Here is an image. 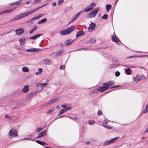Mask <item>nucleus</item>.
I'll list each match as a JSON object with an SVG mask.
<instances>
[{
  "instance_id": "1",
  "label": "nucleus",
  "mask_w": 148,
  "mask_h": 148,
  "mask_svg": "<svg viewBox=\"0 0 148 148\" xmlns=\"http://www.w3.org/2000/svg\"><path fill=\"white\" fill-rule=\"evenodd\" d=\"M45 5H42V6H41V7H39L37 8L36 9H34V10H32L29 12H25L23 13L18 14V15H17L16 16V17H15L13 18L12 19H10V20H9L8 22L9 23V22H12V21H14L15 20H18L19 19H21V18H22L23 17H25L27 16H28V15L33 13L34 12H35L37 10L39 9L40 8H42V7L44 6Z\"/></svg>"
},
{
  "instance_id": "2",
  "label": "nucleus",
  "mask_w": 148,
  "mask_h": 148,
  "mask_svg": "<svg viewBox=\"0 0 148 148\" xmlns=\"http://www.w3.org/2000/svg\"><path fill=\"white\" fill-rule=\"evenodd\" d=\"M74 28L75 26H72L65 30L60 31L59 32V33L61 36H64L69 34L73 31Z\"/></svg>"
},
{
  "instance_id": "3",
  "label": "nucleus",
  "mask_w": 148,
  "mask_h": 148,
  "mask_svg": "<svg viewBox=\"0 0 148 148\" xmlns=\"http://www.w3.org/2000/svg\"><path fill=\"white\" fill-rule=\"evenodd\" d=\"M143 75L137 74L133 77V79L134 82H138L141 80L143 77Z\"/></svg>"
},
{
  "instance_id": "4",
  "label": "nucleus",
  "mask_w": 148,
  "mask_h": 148,
  "mask_svg": "<svg viewBox=\"0 0 148 148\" xmlns=\"http://www.w3.org/2000/svg\"><path fill=\"white\" fill-rule=\"evenodd\" d=\"M47 84L46 83H37L36 84V86L37 89L40 88L39 89V91H38V92H41L43 89L44 88L47 86Z\"/></svg>"
},
{
  "instance_id": "5",
  "label": "nucleus",
  "mask_w": 148,
  "mask_h": 148,
  "mask_svg": "<svg viewBox=\"0 0 148 148\" xmlns=\"http://www.w3.org/2000/svg\"><path fill=\"white\" fill-rule=\"evenodd\" d=\"M99 8H96L95 9L92 11L89 14V17L91 18L95 17L97 14Z\"/></svg>"
},
{
  "instance_id": "6",
  "label": "nucleus",
  "mask_w": 148,
  "mask_h": 148,
  "mask_svg": "<svg viewBox=\"0 0 148 148\" xmlns=\"http://www.w3.org/2000/svg\"><path fill=\"white\" fill-rule=\"evenodd\" d=\"M91 24H90L88 27V31L89 32L93 31L96 27V24L95 23H92L91 21H90Z\"/></svg>"
},
{
  "instance_id": "7",
  "label": "nucleus",
  "mask_w": 148,
  "mask_h": 148,
  "mask_svg": "<svg viewBox=\"0 0 148 148\" xmlns=\"http://www.w3.org/2000/svg\"><path fill=\"white\" fill-rule=\"evenodd\" d=\"M24 32V29L22 28L18 29L15 31L16 34L18 35L22 34Z\"/></svg>"
},
{
  "instance_id": "8",
  "label": "nucleus",
  "mask_w": 148,
  "mask_h": 148,
  "mask_svg": "<svg viewBox=\"0 0 148 148\" xmlns=\"http://www.w3.org/2000/svg\"><path fill=\"white\" fill-rule=\"evenodd\" d=\"M29 90V86L27 85L24 86L22 90V91L24 93H26L28 92Z\"/></svg>"
},
{
  "instance_id": "9",
  "label": "nucleus",
  "mask_w": 148,
  "mask_h": 148,
  "mask_svg": "<svg viewBox=\"0 0 148 148\" xmlns=\"http://www.w3.org/2000/svg\"><path fill=\"white\" fill-rule=\"evenodd\" d=\"M9 135L10 136H17L18 135L17 132L15 130H11L9 133Z\"/></svg>"
},
{
  "instance_id": "10",
  "label": "nucleus",
  "mask_w": 148,
  "mask_h": 148,
  "mask_svg": "<svg viewBox=\"0 0 148 148\" xmlns=\"http://www.w3.org/2000/svg\"><path fill=\"white\" fill-rule=\"evenodd\" d=\"M84 13V12L83 10H82L81 11H80L78 13H77L76 14H75L73 16V18L76 20L77 19L79 16H80V15L82 13Z\"/></svg>"
},
{
  "instance_id": "11",
  "label": "nucleus",
  "mask_w": 148,
  "mask_h": 148,
  "mask_svg": "<svg viewBox=\"0 0 148 148\" xmlns=\"http://www.w3.org/2000/svg\"><path fill=\"white\" fill-rule=\"evenodd\" d=\"M75 40V39H72L71 38L69 39L66 40L64 43L66 45H68L71 44Z\"/></svg>"
},
{
  "instance_id": "12",
  "label": "nucleus",
  "mask_w": 148,
  "mask_h": 148,
  "mask_svg": "<svg viewBox=\"0 0 148 148\" xmlns=\"http://www.w3.org/2000/svg\"><path fill=\"white\" fill-rule=\"evenodd\" d=\"M108 87L105 84H104L103 86L99 88V90L100 92H102L106 90Z\"/></svg>"
},
{
  "instance_id": "13",
  "label": "nucleus",
  "mask_w": 148,
  "mask_h": 148,
  "mask_svg": "<svg viewBox=\"0 0 148 148\" xmlns=\"http://www.w3.org/2000/svg\"><path fill=\"white\" fill-rule=\"evenodd\" d=\"M47 133V131L44 130V131H43L42 132H41L40 133H39L38 134V135L37 137L40 138L46 134Z\"/></svg>"
},
{
  "instance_id": "14",
  "label": "nucleus",
  "mask_w": 148,
  "mask_h": 148,
  "mask_svg": "<svg viewBox=\"0 0 148 148\" xmlns=\"http://www.w3.org/2000/svg\"><path fill=\"white\" fill-rule=\"evenodd\" d=\"M93 7H91L90 6H88L86 7L84 10V12H87L90 11L93 9Z\"/></svg>"
},
{
  "instance_id": "15",
  "label": "nucleus",
  "mask_w": 148,
  "mask_h": 148,
  "mask_svg": "<svg viewBox=\"0 0 148 148\" xmlns=\"http://www.w3.org/2000/svg\"><path fill=\"white\" fill-rule=\"evenodd\" d=\"M84 32L83 31H81L77 32L76 35V37H79L81 36H84Z\"/></svg>"
},
{
  "instance_id": "16",
  "label": "nucleus",
  "mask_w": 148,
  "mask_h": 148,
  "mask_svg": "<svg viewBox=\"0 0 148 148\" xmlns=\"http://www.w3.org/2000/svg\"><path fill=\"white\" fill-rule=\"evenodd\" d=\"M40 49H39L32 48L26 50L27 51L33 52L34 51H38Z\"/></svg>"
},
{
  "instance_id": "17",
  "label": "nucleus",
  "mask_w": 148,
  "mask_h": 148,
  "mask_svg": "<svg viewBox=\"0 0 148 148\" xmlns=\"http://www.w3.org/2000/svg\"><path fill=\"white\" fill-rule=\"evenodd\" d=\"M105 84L107 86L108 88L110 87L111 86L114 84V82L113 81H110L109 82L105 83Z\"/></svg>"
},
{
  "instance_id": "18",
  "label": "nucleus",
  "mask_w": 148,
  "mask_h": 148,
  "mask_svg": "<svg viewBox=\"0 0 148 148\" xmlns=\"http://www.w3.org/2000/svg\"><path fill=\"white\" fill-rule=\"evenodd\" d=\"M131 69L130 68L126 69L125 71V73L127 75H130L131 74Z\"/></svg>"
},
{
  "instance_id": "19",
  "label": "nucleus",
  "mask_w": 148,
  "mask_h": 148,
  "mask_svg": "<svg viewBox=\"0 0 148 148\" xmlns=\"http://www.w3.org/2000/svg\"><path fill=\"white\" fill-rule=\"evenodd\" d=\"M58 101V99L57 98H54L51 100L49 103L48 104L49 105H51L53 103L56 102Z\"/></svg>"
},
{
  "instance_id": "20",
  "label": "nucleus",
  "mask_w": 148,
  "mask_h": 148,
  "mask_svg": "<svg viewBox=\"0 0 148 148\" xmlns=\"http://www.w3.org/2000/svg\"><path fill=\"white\" fill-rule=\"evenodd\" d=\"M25 39V38H23L19 40V41L21 46L23 45H24Z\"/></svg>"
},
{
  "instance_id": "21",
  "label": "nucleus",
  "mask_w": 148,
  "mask_h": 148,
  "mask_svg": "<svg viewBox=\"0 0 148 148\" xmlns=\"http://www.w3.org/2000/svg\"><path fill=\"white\" fill-rule=\"evenodd\" d=\"M111 7L112 5L110 4H108L106 5V10L107 12H109Z\"/></svg>"
},
{
  "instance_id": "22",
  "label": "nucleus",
  "mask_w": 148,
  "mask_h": 148,
  "mask_svg": "<svg viewBox=\"0 0 148 148\" xmlns=\"http://www.w3.org/2000/svg\"><path fill=\"white\" fill-rule=\"evenodd\" d=\"M47 19L46 18H45L41 20L38 22L39 24L47 22Z\"/></svg>"
},
{
  "instance_id": "23",
  "label": "nucleus",
  "mask_w": 148,
  "mask_h": 148,
  "mask_svg": "<svg viewBox=\"0 0 148 148\" xmlns=\"http://www.w3.org/2000/svg\"><path fill=\"white\" fill-rule=\"evenodd\" d=\"M63 52L64 51L63 50H60L56 53V55L58 56H59L63 54Z\"/></svg>"
},
{
  "instance_id": "24",
  "label": "nucleus",
  "mask_w": 148,
  "mask_h": 148,
  "mask_svg": "<svg viewBox=\"0 0 148 148\" xmlns=\"http://www.w3.org/2000/svg\"><path fill=\"white\" fill-rule=\"evenodd\" d=\"M107 124L106 121H104L103 122V124L104 125V126L107 128H108L109 129H111L112 128V127L109 126L106 124Z\"/></svg>"
},
{
  "instance_id": "25",
  "label": "nucleus",
  "mask_w": 148,
  "mask_h": 148,
  "mask_svg": "<svg viewBox=\"0 0 148 148\" xmlns=\"http://www.w3.org/2000/svg\"><path fill=\"white\" fill-rule=\"evenodd\" d=\"M22 71L24 72H28L29 71V69L28 67L25 66L22 69Z\"/></svg>"
},
{
  "instance_id": "26",
  "label": "nucleus",
  "mask_w": 148,
  "mask_h": 148,
  "mask_svg": "<svg viewBox=\"0 0 148 148\" xmlns=\"http://www.w3.org/2000/svg\"><path fill=\"white\" fill-rule=\"evenodd\" d=\"M42 62L44 64H46L50 62V60L48 59H45L42 60Z\"/></svg>"
},
{
  "instance_id": "27",
  "label": "nucleus",
  "mask_w": 148,
  "mask_h": 148,
  "mask_svg": "<svg viewBox=\"0 0 148 148\" xmlns=\"http://www.w3.org/2000/svg\"><path fill=\"white\" fill-rule=\"evenodd\" d=\"M36 142L41 145H47V144L44 142H42L39 140H37L36 141Z\"/></svg>"
},
{
  "instance_id": "28",
  "label": "nucleus",
  "mask_w": 148,
  "mask_h": 148,
  "mask_svg": "<svg viewBox=\"0 0 148 148\" xmlns=\"http://www.w3.org/2000/svg\"><path fill=\"white\" fill-rule=\"evenodd\" d=\"M148 112V103H147L145 107V108L143 112V113H145Z\"/></svg>"
},
{
  "instance_id": "29",
  "label": "nucleus",
  "mask_w": 148,
  "mask_h": 148,
  "mask_svg": "<svg viewBox=\"0 0 148 148\" xmlns=\"http://www.w3.org/2000/svg\"><path fill=\"white\" fill-rule=\"evenodd\" d=\"M42 69L41 68H39L38 69L37 72L36 73V75H37L38 74H40L42 72Z\"/></svg>"
},
{
  "instance_id": "30",
  "label": "nucleus",
  "mask_w": 148,
  "mask_h": 148,
  "mask_svg": "<svg viewBox=\"0 0 148 148\" xmlns=\"http://www.w3.org/2000/svg\"><path fill=\"white\" fill-rule=\"evenodd\" d=\"M112 38L113 41L116 43H118L119 42H120L118 38Z\"/></svg>"
},
{
  "instance_id": "31",
  "label": "nucleus",
  "mask_w": 148,
  "mask_h": 148,
  "mask_svg": "<svg viewBox=\"0 0 148 148\" xmlns=\"http://www.w3.org/2000/svg\"><path fill=\"white\" fill-rule=\"evenodd\" d=\"M55 110V108H51V109L48 110L47 112V113L48 114H50L52 112H53Z\"/></svg>"
},
{
  "instance_id": "32",
  "label": "nucleus",
  "mask_w": 148,
  "mask_h": 148,
  "mask_svg": "<svg viewBox=\"0 0 148 148\" xmlns=\"http://www.w3.org/2000/svg\"><path fill=\"white\" fill-rule=\"evenodd\" d=\"M143 56H130L128 58H140V57H142Z\"/></svg>"
},
{
  "instance_id": "33",
  "label": "nucleus",
  "mask_w": 148,
  "mask_h": 148,
  "mask_svg": "<svg viewBox=\"0 0 148 148\" xmlns=\"http://www.w3.org/2000/svg\"><path fill=\"white\" fill-rule=\"evenodd\" d=\"M110 143H111V142L110 141V140H107L105 141L104 143V145H107L110 144Z\"/></svg>"
},
{
  "instance_id": "34",
  "label": "nucleus",
  "mask_w": 148,
  "mask_h": 148,
  "mask_svg": "<svg viewBox=\"0 0 148 148\" xmlns=\"http://www.w3.org/2000/svg\"><path fill=\"white\" fill-rule=\"evenodd\" d=\"M119 138V137H116L115 138H113L111 140H110V141L111 142V143H112L115 141L117 139H118Z\"/></svg>"
},
{
  "instance_id": "35",
  "label": "nucleus",
  "mask_w": 148,
  "mask_h": 148,
  "mask_svg": "<svg viewBox=\"0 0 148 148\" xmlns=\"http://www.w3.org/2000/svg\"><path fill=\"white\" fill-rule=\"evenodd\" d=\"M108 17V16L107 14H104L101 17V18L103 19H106Z\"/></svg>"
},
{
  "instance_id": "36",
  "label": "nucleus",
  "mask_w": 148,
  "mask_h": 148,
  "mask_svg": "<svg viewBox=\"0 0 148 148\" xmlns=\"http://www.w3.org/2000/svg\"><path fill=\"white\" fill-rule=\"evenodd\" d=\"M66 112V111L65 109H62L61 110H60V111L59 112V114L60 115L62 114V113H64V112Z\"/></svg>"
},
{
  "instance_id": "37",
  "label": "nucleus",
  "mask_w": 148,
  "mask_h": 148,
  "mask_svg": "<svg viewBox=\"0 0 148 148\" xmlns=\"http://www.w3.org/2000/svg\"><path fill=\"white\" fill-rule=\"evenodd\" d=\"M12 10H5V11H4L2 12L1 13H0V14H3L4 13H9V12H12Z\"/></svg>"
},
{
  "instance_id": "38",
  "label": "nucleus",
  "mask_w": 148,
  "mask_h": 148,
  "mask_svg": "<svg viewBox=\"0 0 148 148\" xmlns=\"http://www.w3.org/2000/svg\"><path fill=\"white\" fill-rule=\"evenodd\" d=\"M89 124L90 125H92L95 123V122L94 121L89 120L88 121Z\"/></svg>"
},
{
  "instance_id": "39",
  "label": "nucleus",
  "mask_w": 148,
  "mask_h": 148,
  "mask_svg": "<svg viewBox=\"0 0 148 148\" xmlns=\"http://www.w3.org/2000/svg\"><path fill=\"white\" fill-rule=\"evenodd\" d=\"M90 5L91 7H93L95 6L96 4L95 3L93 2L90 3Z\"/></svg>"
},
{
  "instance_id": "40",
  "label": "nucleus",
  "mask_w": 148,
  "mask_h": 148,
  "mask_svg": "<svg viewBox=\"0 0 148 148\" xmlns=\"http://www.w3.org/2000/svg\"><path fill=\"white\" fill-rule=\"evenodd\" d=\"M100 91L99 88L96 89L94 90L93 91V92L94 93H96L98 91Z\"/></svg>"
},
{
  "instance_id": "41",
  "label": "nucleus",
  "mask_w": 148,
  "mask_h": 148,
  "mask_svg": "<svg viewBox=\"0 0 148 148\" xmlns=\"http://www.w3.org/2000/svg\"><path fill=\"white\" fill-rule=\"evenodd\" d=\"M43 35L42 34H38L36 35H35L34 36H32V37H39L40 36H42Z\"/></svg>"
},
{
  "instance_id": "42",
  "label": "nucleus",
  "mask_w": 148,
  "mask_h": 148,
  "mask_svg": "<svg viewBox=\"0 0 148 148\" xmlns=\"http://www.w3.org/2000/svg\"><path fill=\"white\" fill-rule=\"evenodd\" d=\"M120 75V73L119 71H116L115 73V76L116 77L119 76Z\"/></svg>"
},
{
  "instance_id": "43",
  "label": "nucleus",
  "mask_w": 148,
  "mask_h": 148,
  "mask_svg": "<svg viewBox=\"0 0 148 148\" xmlns=\"http://www.w3.org/2000/svg\"><path fill=\"white\" fill-rule=\"evenodd\" d=\"M42 130V128H41L39 127V128H38L36 130V131L37 132H40V131H41Z\"/></svg>"
},
{
  "instance_id": "44",
  "label": "nucleus",
  "mask_w": 148,
  "mask_h": 148,
  "mask_svg": "<svg viewBox=\"0 0 148 148\" xmlns=\"http://www.w3.org/2000/svg\"><path fill=\"white\" fill-rule=\"evenodd\" d=\"M39 18L38 16H35L34 17L32 18V20H36L37 19Z\"/></svg>"
},
{
  "instance_id": "45",
  "label": "nucleus",
  "mask_w": 148,
  "mask_h": 148,
  "mask_svg": "<svg viewBox=\"0 0 148 148\" xmlns=\"http://www.w3.org/2000/svg\"><path fill=\"white\" fill-rule=\"evenodd\" d=\"M37 28V26H35L32 29L34 32L35 31Z\"/></svg>"
},
{
  "instance_id": "46",
  "label": "nucleus",
  "mask_w": 148,
  "mask_h": 148,
  "mask_svg": "<svg viewBox=\"0 0 148 148\" xmlns=\"http://www.w3.org/2000/svg\"><path fill=\"white\" fill-rule=\"evenodd\" d=\"M64 2V0H59L58 3V4L59 5L60 4Z\"/></svg>"
},
{
  "instance_id": "47",
  "label": "nucleus",
  "mask_w": 148,
  "mask_h": 148,
  "mask_svg": "<svg viewBox=\"0 0 148 148\" xmlns=\"http://www.w3.org/2000/svg\"><path fill=\"white\" fill-rule=\"evenodd\" d=\"M102 114V112L101 110H99L97 112V114L98 115H101Z\"/></svg>"
},
{
  "instance_id": "48",
  "label": "nucleus",
  "mask_w": 148,
  "mask_h": 148,
  "mask_svg": "<svg viewBox=\"0 0 148 148\" xmlns=\"http://www.w3.org/2000/svg\"><path fill=\"white\" fill-rule=\"evenodd\" d=\"M18 4H17V3H16V2H15L14 3H11V4H10V5H17Z\"/></svg>"
},
{
  "instance_id": "49",
  "label": "nucleus",
  "mask_w": 148,
  "mask_h": 148,
  "mask_svg": "<svg viewBox=\"0 0 148 148\" xmlns=\"http://www.w3.org/2000/svg\"><path fill=\"white\" fill-rule=\"evenodd\" d=\"M61 106L63 108H66V105H61Z\"/></svg>"
},
{
  "instance_id": "50",
  "label": "nucleus",
  "mask_w": 148,
  "mask_h": 148,
  "mask_svg": "<svg viewBox=\"0 0 148 148\" xmlns=\"http://www.w3.org/2000/svg\"><path fill=\"white\" fill-rule=\"evenodd\" d=\"M60 68L61 69H62L64 68V65H61L60 66Z\"/></svg>"
},
{
  "instance_id": "51",
  "label": "nucleus",
  "mask_w": 148,
  "mask_h": 148,
  "mask_svg": "<svg viewBox=\"0 0 148 148\" xmlns=\"http://www.w3.org/2000/svg\"><path fill=\"white\" fill-rule=\"evenodd\" d=\"M9 33H10V32H7L4 33V34H2V36H5L6 34H8Z\"/></svg>"
},
{
  "instance_id": "52",
  "label": "nucleus",
  "mask_w": 148,
  "mask_h": 148,
  "mask_svg": "<svg viewBox=\"0 0 148 148\" xmlns=\"http://www.w3.org/2000/svg\"><path fill=\"white\" fill-rule=\"evenodd\" d=\"M71 109V108L70 107H69L66 108L65 109L66 110V111L67 110Z\"/></svg>"
},
{
  "instance_id": "53",
  "label": "nucleus",
  "mask_w": 148,
  "mask_h": 148,
  "mask_svg": "<svg viewBox=\"0 0 148 148\" xmlns=\"http://www.w3.org/2000/svg\"><path fill=\"white\" fill-rule=\"evenodd\" d=\"M95 42V40L94 39H93L92 40H91L90 42L92 43H94Z\"/></svg>"
},
{
  "instance_id": "54",
  "label": "nucleus",
  "mask_w": 148,
  "mask_h": 148,
  "mask_svg": "<svg viewBox=\"0 0 148 148\" xmlns=\"http://www.w3.org/2000/svg\"><path fill=\"white\" fill-rule=\"evenodd\" d=\"M43 15V14H39L38 16L39 18H40V17H41Z\"/></svg>"
},
{
  "instance_id": "55",
  "label": "nucleus",
  "mask_w": 148,
  "mask_h": 148,
  "mask_svg": "<svg viewBox=\"0 0 148 148\" xmlns=\"http://www.w3.org/2000/svg\"><path fill=\"white\" fill-rule=\"evenodd\" d=\"M33 20H32V18H31V19H30V20H29V22H30L31 23H33Z\"/></svg>"
},
{
  "instance_id": "56",
  "label": "nucleus",
  "mask_w": 148,
  "mask_h": 148,
  "mask_svg": "<svg viewBox=\"0 0 148 148\" xmlns=\"http://www.w3.org/2000/svg\"><path fill=\"white\" fill-rule=\"evenodd\" d=\"M21 1H22V0H19V1H17L16 2L17 3V4H18L20 3Z\"/></svg>"
},
{
  "instance_id": "57",
  "label": "nucleus",
  "mask_w": 148,
  "mask_h": 148,
  "mask_svg": "<svg viewBox=\"0 0 148 148\" xmlns=\"http://www.w3.org/2000/svg\"><path fill=\"white\" fill-rule=\"evenodd\" d=\"M56 5V2H53L52 3V5L53 6H55Z\"/></svg>"
},
{
  "instance_id": "58",
  "label": "nucleus",
  "mask_w": 148,
  "mask_h": 148,
  "mask_svg": "<svg viewBox=\"0 0 148 148\" xmlns=\"http://www.w3.org/2000/svg\"><path fill=\"white\" fill-rule=\"evenodd\" d=\"M145 133L148 132V127L146 128V130L145 131Z\"/></svg>"
},
{
  "instance_id": "59",
  "label": "nucleus",
  "mask_w": 148,
  "mask_h": 148,
  "mask_svg": "<svg viewBox=\"0 0 148 148\" xmlns=\"http://www.w3.org/2000/svg\"><path fill=\"white\" fill-rule=\"evenodd\" d=\"M75 20L73 18L72 20L70 21H71V22H73L74 21H75Z\"/></svg>"
},
{
  "instance_id": "60",
  "label": "nucleus",
  "mask_w": 148,
  "mask_h": 148,
  "mask_svg": "<svg viewBox=\"0 0 148 148\" xmlns=\"http://www.w3.org/2000/svg\"><path fill=\"white\" fill-rule=\"evenodd\" d=\"M37 38H30V40L32 39V40H36V39Z\"/></svg>"
},
{
  "instance_id": "61",
  "label": "nucleus",
  "mask_w": 148,
  "mask_h": 148,
  "mask_svg": "<svg viewBox=\"0 0 148 148\" xmlns=\"http://www.w3.org/2000/svg\"><path fill=\"white\" fill-rule=\"evenodd\" d=\"M34 32V31H33V30L32 29V30L29 32V34H32V33L33 32Z\"/></svg>"
},
{
  "instance_id": "62",
  "label": "nucleus",
  "mask_w": 148,
  "mask_h": 148,
  "mask_svg": "<svg viewBox=\"0 0 148 148\" xmlns=\"http://www.w3.org/2000/svg\"><path fill=\"white\" fill-rule=\"evenodd\" d=\"M119 86H114L112 88H117V87H119Z\"/></svg>"
},
{
  "instance_id": "63",
  "label": "nucleus",
  "mask_w": 148,
  "mask_h": 148,
  "mask_svg": "<svg viewBox=\"0 0 148 148\" xmlns=\"http://www.w3.org/2000/svg\"><path fill=\"white\" fill-rule=\"evenodd\" d=\"M119 0H115V5H116L117 4V2H118V1Z\"/></svg>"
},
{
  "instance_id": "64",
  "label": "nucleus",
  "mask_w": 148,
  "mask_h": 148,
  "mask_svg": "<svg viewBox=\"0 0 148 148\" xmlns=\"http://www.w3.org/2000/svg\"><path fill=\"white\" fill-rule=\"evenodd\" d=\"M60 108V106H58V105H57V106H56V108L57 109H59V108Z\"/></svg>"
}]
</instances>
